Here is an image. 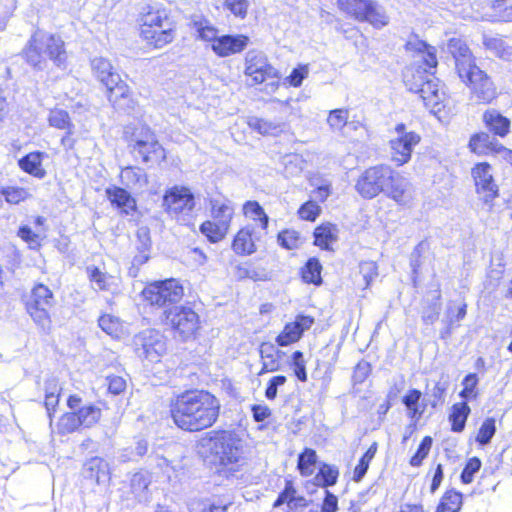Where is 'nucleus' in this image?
<instances>
[{"mask_svg": "<svg viewBox=\"0 0 512 512\" xmlns=\"http://www.w3.org/2000/svg\"><path fill=\"white\" fill-rule=\"evenodd\" d=\"M221 409L220 400L208 391L192 390L177 396L171 405L175 425L188 432H198L214 425Z\"/></svg>", "mask_w": 512, "mask_h": 512, "instance_id": "nucleus-1", "label": "nucleus"}, {"mask_svg": "<svg viewBox=\"0 0 512 512\" xmlns=\"http://www.w3.org/2000/svg\"><path fill=\"white\" fill-rule=\"evenodd\" d=\"M409 181L389 165L379 164L367 168L358 178L355 189L365 199H373L383 193L404 204L409 199Z\"/></svg>", "mask_w": 512, "mask_h": 512, "instance_id": "nucleus-2", "label": "nucleus"}, {"mask_svg": "<svg viewBox=\"0 0 512 512\" xmlns=\"http://www.w3.org/2000/svg\"><path fill=\"white\" fill-rule=\"evenodd\" d=\"M199 446L231 476L246 464L243 440L234 431H210L199 440Z\"/></svg>", "mask_w": 512, "mask_h": 512, "instance_id": "nucleus-3", "label": "nucleus"}, {"mask_svg": "<svg viewBox=\"0 0 512 512\" xmlns=\"http://www.w3.org/2000/svg\"><path fill=\"white\" fill-rule=\"evenodd\" d=\"M26 63L36 71H43L50 59L57 67H64L67 59L65 43L59 35L37 29L22 51Z\"/></svg>", "mask_w": 512, "mask_h": 512, "instance_id": "nucleus-4", "label": "nucleus"}, {"mask_svg": "<svg viewBox=\"0 0 512 512\" xmlns=\"http://www.w3.org/2000/svg\"><path fill=\"white\" fill-rule=\"evenodd\" d=\"M90 66L96 79L106 87L108 100L113 107L123 111L132 108L130 88L111 62L104 57H94Z\"/></svg>", "mask_w": 512, "mask_h": 512, "instance_id": "nucleus-5", "label": "nucleus"}, {"mask_svg": "<svg viewBox=\"0 0 512 512\" xmlns=\"http://www.w3.org/2000/svg\"><path fill=\"white\" fill-rule=\"evenodd\" d=\"M338 8L360 22H367L376 29L389 24L385 8L374 0H337Z\"/></svg>", "mask_w": 512, "mask_h": 512, "instance_id": "nucleus-6", "label": "nucleus"}, {"mask_svg": "<svg viewBox=\"0 0 512 512\" xmlns=\"http://www.w3.org/2000/svg\"><path fill=\"white\" fill-rule=\"evenodd\" d=\"M128 148L136 159H141L145 164H160L166 160L165 149L148 127H143L140 133L131 135L128 140Z\"/></svg>", "mask_w": 512, "mask_h": 512, "instance_id": "nucleus-7", "label": "nucleus"}, {"mask_svg": "<svg viewBox=\"0 0 512 512\" xmlns=\"http://www.w3.org/2000/svg\"><path fill=\"white\" fill-rule=\"evenodd\" d=\"M55 304L53 292L44 284L35 285L26 302V310L34 323L45 333L51 331L49 309Z\"/></svg>", "mask_w": 512, "mask_h": 512, "instance_id": "nucleus-8", "label": "nucleus"}, {"mask_svg": "<svg viewBox=\"0 0 512 512\" xmlns=\"http://www.w3.org/2000/svg\"><path fill=\"white\" fill-rule=\"evenodd\" d=\"M461 81L469 88L471 98L478 103L489 104L498 96V91L492 78L477 65L466 70V74L458 75Z\"/></svg>", "mask_w": 512, "mask_h": 512, "instance_id": "nucleus-9", "label": "nucleus"}, {"mask_svg": "<svg viewBox=\"0 0 512 512\" xmlns=\"http://www.w3.org/2000/svg\"><path fill=\"white\" fill-rule=\"evenodd\" d=\"M244 74L251 79V85L261 84L267 80H272L270 86L277 87L280 79L279 71L273 67L267 56L256 50H250L245 56Z\"/></svg>", "mask_w": 512, "mask_h": 512, "instance_id": "nucleus-10", "label": "nucleus"}, {"mask_svg": "<svg viewBox=\"0 0 512 512\" xmlns=\"http://www.w3.org/2000/svg\"><path fill=\"white\" fill-rule=\"evenodd\" d=\"M142 295L151 305L166 307L179 302L184 295V290L180 283L172 278L147 285Z\"/></svg>", "mask_w": 512, "mask_h": 512, "instance_id": "nucleus-11", "label": "nucleus"}, {"mask_svg": "<svg viewBox=\"0 0 512 512\" xmlns=\"http://www.w3.org/2000/svg\"><path fill=\"white\" fill-rule=\"evenodd\" d=\"M163 205L172 218L185 221L195 208V196L188 187L175 185L165 192Z\"/></svg>", "mask_w": 512, "mask_h": 512, "instance_id": "nucleus-12", "label": "nucleus"}, {"mask_svg": "<svg viewBox=\"0 0 512 512\" xmlns=\"http://www.w3.org/2000/svg\"><path fill=\"white\" fill-rule=\"evenodd\" d=\"M164 321L183 340L192 337L199 328V316L190 307L175 306L164 311Z\"/></svg>", "mask_w": 512, "mask_h": 512, "instance_id": "nucleus-13", "label": "nucleus"}, {"mask_svg": "<svg viewBox=\"0 0 512 512\" xmlns=\"http://www.w3.org/2000/svg\"><path fill=\"white\" fill-rule=\"evenodd\" d=\"M136 355L141 359L156 362L166 352L164 335L155 329H146L133 337Z\"/></svg>", "mask_w": 512, "mask_h": 512, "instance_id": "nucleus-14", "label": "nucleus"}, {"mask_svg": "<svg viewBox=\"0 0 512 512\" xmlns=\"http://www.w3.org/2000/svg\"><path fill=\"white\" fill-rule=\"evenodd\" d=\"M395 132L397 136L389 141L392 160L402 166L411 160L412 152L420 143L421 136L414 131H408L404 123H398Z\"/></svg>", "mask_w": 512, "mask_h": 512, "instance_id": "nucleus-15", "label": "nucleus"}, {"mask_svg": "<svg viewBox=\"0 0 512 512\" xmlns=\"http://www.w3.org/2000/svg\"><path fill=\"white\" fill-rule=\"evenodd\" d=\"M476 190L483 194L485 203L492 201L498 196V187L494 182L492 167L487 162L477 163L471 171Z\"/></svg>", "mask_w": 512, "mask_h": 512, "instance_id": "nucleus-16", "label": "nucleus"}, {"mask_svg": "<svg viewBox=\"0 0 512 512\" xmlns=\"http://www.w3.org/2000/svg\"><path fill=\"white\" fill-rule=\"evenodd\" d=\"M250 42L244 34H224L217 36L211 44V50L221 58L241 53Z\"/></svg>", "mask_w": 512, "mask_h": 512, "instance_id": "nucleus-17", "label": "nucleus"}, {"mask_svg": "<svg viewBox=\"0 0 512 512\" xmlns=\"http://www.w3.org/2000/svg\"><path fill=\"white\" fill-rule=\"evenodd\" d=\"M105 195L111 206L120 214L133 217L137 213L136 200L125 188L110 185L105 189Z\"/></svg>", "mask_w": 512, "mask_h": 512, "instance_id": "nucleus-18", "label": "nucleus"}, {"mask_svg": "<svg viewBox=\"0 0 512 512\" xmlns=\"http://www.w3.org/2000/svg\"><path fill=\"white\" fill-rule=\"evenodd\" d=\"M447 52L451 54L455 62V69L458 75L476 65L475 57L466 42L460 38L453 37L448 40Z\"/></svg>", "mask_w": 512, "mask_h": 512, "instance_id": "nucleus-19", "label": "nucleus"}, {"mask_svg": "<svg viewBox=\"0 0 512 512\" xmlns=\"http://www.w3.org/2000/svg\"><path fill=\"white\" fill-rule=\"evenodd\" d=\"M314 319L310 316L298 315L295 321L287 323L283 331L276 337V343L279 346H288L297 342L303 333L310 329Z\"/></svg>", "mask_w": 512, "mask_h": 512, "instance_id": "nucleus-20", "label": "nucleus"}, {"mask_svg": "<svg viewBox=\"0 0 512 512\" xmlns=\"http://www.w3.org/2000/svg\"><path fill=\"white\" fill-rule=\"evenodd\" d=\"M140 35L147 44L154 48H162L173 41L175 37V23L165 22V24H159L155 28H142Z\"/></svg>", "mask_w": 512, "mask_h": 512, "instance_id": "nucleus-21", "label": "nucleus"}, {"mask_svg": "<svg viewBox=\"0 0 512 512\" xmlns=\"http://www.w3.org/2000/svg\"><path fill=\"white\" fill-rule=\"evenodd\" d=\"M137 21L142 28H155L159 24L163 25L165 22H174L169 16V12L161 8L157 4H145L141 7Z\"/></svg>", "mask_w": 512, "mask_h": 512, "instance_id": "nucleus-22", "label": "nucleus"}, {"mask_svg": "<svg viewBox=\"0 0 512 512\" xmlns=\"http://www.w3.org/2000/svg\"><path fill=\"white\" fill-rule=\"evenodd\" d=\"M136 248L138 254L134 256L132 261V267L130 268V274L136 276V270L134 268L145 264L149 260V251L152 245L150 230L148 226H139L136 232Z\"/></svg>", "mask_w": 512, "mask_h": 512, "instance_id": "nucleus-23", "label": "nucleus"}, {"mask_svg": "<svg viewBox=\"0 0 512 512\" xmlns=\"http://www.w3.org/2000/svg\"><path fill=\"white\" fill-rule=\"evenodd\" d=\"M82 474L85 478L95 481L98 485L110 480L108 463L100 457H92L83 465Z\"/></svg>", "mask_w": 512, "mask_h": 512, "instance_id": "nucleus-24", "label": "nucleus"}, {"mask_svg": "<svg viewBox=\"0 0 512 512\" xmlns=\"http://www.w3.org/2000/svg\"><path fill=\"white\" fill-rule=\"evenodd\" d=\"M482 119L487 130L494 136L503 138L510 132V119L501 114L498 110H486Z\"/></svg>", "mask_w": 512, "mask_h": 512, "instance_id": "nucleus-25", "label": "nucleus"}, {"mask_svg": "<svg viewBox=\"0 0 512 512\" xmlns=\"http://www.w3.org/2000/svg\"><path fill=\"white\" fill-rule=\"evenodd\" d=\"M432 74H435V71H429L422 65L413 63L403 71V82L409 91L414 92L423 87Z\"/></svg>", "mask_w": 512, "mask_h": 512, "instance_id": "nucleus-26", "label": "nucleus"}, {"mask_svg": "<svg viewBox=\"0 0 512 512\" xmlns=\"http://www.w3.org/2000/svg\"><path fill=\"white\" fill-rule=\"evenodd\" d=\"M439 83V79L435 77V74H432V76L426 80L423 87L419 88V90H415L413 93L420 95L426 107L440 110L444 94L439 89Z\"/></svg>", "mask_w": 512, "mask_h": 512, "instance_id": "nucleus-27", "label": "nucleus"}, {"mask_svg": "<svg viewBox=\"0 0 512 512\" xmlns=\"http://www.w3.org/2000/svg\"><path fill=\"white\" fill-rule=\"evenodd\" d=\"M45 153L41 151L30 152L18 160V166L25 173L43 179L46 176V170L42 166Z\"/></svg>", "mask_w": 512, "mask_h": 512, "instance_id": "nucleus-28", "label": "nucleus"}, {"mask_svg": "<svg viewBox=\"0 0 512 512\" xmlns=\"http://www.w3.org/2000/svg\"><path fill=\"white\" fill-rule=\"evenodd\" d=\"M498 145H502L495 138L491 137L487 132L475 133L470 137L469 148L477 154H487L489 152L498 153Z\"/></svg>", "mask_w": 512, "mask_h": 512, "instance_id": "nucleus-29", "label": "nucleus"}, {"mask_svg": "<svg viewBox=\"0 0 512 512\" xmlns=\"http://www.w3.org/2000/svg\"><path fill=\"white\" fill-rule=\"evenodd\" d=\"M190 26L197 33V37L211 44L218 36V29L203 15H193Z\"/></svg>", "mask_w": 512, "mask_h": 512, "instance_id": "nucleus-30", "label": "nucleus"}, {"mask_svg": "<svg viewBox=\"0 0 512 512\" xmlns=\"http://www.w3.org/2000/svg\"><path fill=\"white\" fill-rule=\"evenodd\" d=\"M150 475L145 472H137L130 479V491L138 502H147L150 499L149 485Z\"/></svg>", "mask_w": 512, "mask_h": 512, "instance_id": "nucleus-31", "label": "nucleus"}, {"mask_svg": "<svg viewBox=\"0 0 512 512\" xmlns=\"http://www.w3.org/2000/svg\"><path fill=\"white\" fill-rule=\"evenodd\" d=\"M440 298V290H435L424 300L421 318L425 324L431 325L438 320L441 310Z\"/></svg>", "mask_w": 512, "mask_h": 512, "instance_id": "nucleus-32", "label": "nucleus"}, {"mask_svg": "<svg viewBox=\"0 0 512 512\" xmlns=\"http://www.w3.org/2000/svg\"><path fill=\"white\" fill-rule=\"evenodd\" d=\"M211 213L215 220H217L216 224H229L233 215V207L230 205L228 201L222 199H211ZM201 224H213L211 221L206 220Z\"/></svg>", "mask_w": 512, "mask_h": 512, "instance_id": "nucleus-33", "label": "nucleus"}, {"mask_svg": "<svg viewBox=\"0 0 512 512\" xmlns=\"http://www.w3.org/2000/svg\"><path fill=\"white\" fill-rule=\"evenodd\" d=\"M470 412L471 409L466 402L455 403L452 406L449 421L451 422V430L453 432L459 433L464 430Z\"/></svg>", "mask_w": 512, "mask_h": 512, "instance_id": "nucleus-34", "label": "nucleus"}, {"mask_svg": "<svg viewBox=\"0 0 512 512\" xmlns=\"http://www.w3.org/2000/svg\"><path fill=\"white\" fill-rule=\"evenodd\" d=\"M87 275L94 290L109 291L114 282V277L101 271L96 266L87 267Z\"/></svg>", "mask_w": 512, "mask_h": 512, "instance_id": "nucleus-35", "label": "nucleus"}, {"mask_svg": "<svg viewBox=\"0 0 512 512\" xmlns=\"http://www.w3.org/2000/svg\"><path fill=\"white\" fill-rule=\"evenodd\" d=\"M260 356L263 360L262 369L259 374L265 372H274L279 369V361L275 357L276 347L270 342H264L260 345Z\"/></svg>", "mask_w": 512, "mask_h": 512, "instance_id": "nucleus-36", "label": "nucleus"}, {"mask_svg": "<svg viewBox=\"0 0 512 512\" xmlns=\"http://www.w3.org/2000/svg\"><path fill=\"white\" fill-rule=\"evenodd\" d=\"M483 45L501 59L509 60L512 56L511 48L502 38L484 36Z\"/></svg>", "mask_w": 512, "mask_h": 512, "instance_id": "nucleus-37", "label": "nucleus"}, {"mask_svg": "<svg viewBox=\"0 0 512 512\" xmlns=\"http://www.w3.org/2000/svg\"><path fill=\"white\" fill-rule=\"evenodd\" d=\"M233 250L237 254H251L255 251V245L251 237V232L243 228L234 238L232 244Z\"/></svg>", "mask_w": 512, "mask_h": 512, "instance_id": "nucleus-38", "label": "nucleus"}, {"mask_svg": "<svg viewBox=\"0 0 512 512\" xmlns=\"http://www.w3.org/2000/svg\"><path fill=\"white\" fill-rule=\"evenodd\" d=\"M80 426L92 427L101 418V409L95 405H86L75 411Z\"/></svg>", "mask_w": 512, "mask_h": 512, "instance_id": "nucleus-39", "label": "nucleus"}, {"mask_svg": "<svg viewBox=\"0 0 512 512\" xmlns=\"http://www.w3.org/2000/svg\"><path fill=\"white\" fill-rule=\"evenodd\" d=\"M48 123L51 127L61 130H75V125L71 121L70 115L66 110L53 109L48 115Z\"/></svg>", "mask_w": 512, "mask_h": 512, "instance_id": "nucleus-40", "label": "nucleus"}, {"mask_svg": "<svg viewBox=\"0 0 512 512\" xmlns=\"http://www.w3.org/2000/svg\"><path fill=\"white\" fill-rule=\"evenodd\" d=\"M421 396V391L417 389H411L402 399L403 404L408 410L409 418L414 421H418L423 413V410L419 409V400Z\"/></svg>", "mask_w": 512, "mask_h": 512, "instance_id": "nucleus-41", "label": "nucleus"}, {"mask_svg": "<svg viewBox=\"0 0 512 512\" xmlns=\"http://www.w3.org/2000/svg\"><path fill=\"white\" fill-rule=\"evenodd\" d=\"M337 236L331 226H316L314 231V243L321 249L332 250L331 245L336 242Z\"/></svg>", "mask_w": 512, "mask_h": 512, "instance_id": "nucleus-42", "label": "nucleus"}, {"mask_svg": "<svg viewBox=\"0 0 512 512\" xmlns=\"http://www.w3.org/2000/svg\"><path fill=\"white\" fill-rule=\"evenodd\" d=\"M122 177L126 184L143 188L148 184V176L142 168L128 166L122 170Z\"/></svg>", "mask_w": 512, "mask_h": 512, "instance_id": "nucleus-43", "label": "nucleus"}, {"mask_svg": "<svg viewBox=\"0 0 512 512\" xmlns=\"http://www.w3.org/2000/svg\"><path fill=\"white\" fill-rule=\"evenodd\" d=\"M317 455L315 450L305 448L298 456L297 468L302 476H310L313 474V466L316 464Z\"/></svg>", "mask_w": 512, "mask_h": 512, "instance_id": "nucleus-44", "label": "nucleus"}, {"mask_svg": "<svg viewBox=\"0 0 512 512\" xmlns=\"http://www.w3.org/2000/svg\"><path fill=\"white\" fill-rule=\"evenodd\" d=\"M377 451V443H373L364 455L360 458L358 465L353 472V480L360 482L368 471L371 460L374 458Z\"/></svg>", "mask_w": 512, "mask_h": 512, "instance_id": "nucleus-45", "label": "nucleus"}, {"mask_svg": "<svg viewBox=\"0 0 512 512\" xmlns=\"http://www.w3.org/2000/svg\"><path fill=\"white\" fill-rule=\"evenodd\" d=\"M339 470L337 467L323 464L317 473L315 480L322 487L333 486L337 483Z\"/></svg>", "mask_w": 512, "mask_h": 512, "instance_id": "nucleus-46", "label": "nucleus"}, {"mask_svg": "<svg viewBox=\"0 0 512 512\" xmlns=\"http://www.w3.org/2000/svg\"><path fill=\"white\" fill-rule=\"evenodd\" d=\"M99 327L108 335L118 338L122 333L120 319L111 314H104L98 320Z\"/></svg>", "mask_w": 512, "mask_h": 512, "instance_id": "nucleus-47", "label": "nucleus"}, {"mask_svg": "<svg viewBox=\"0 0 512 512\" xmlns=\"http://www.w3.org/2000/svg\"><path fill=\"white\" fill-rule=\"evenodd\" d=\"M148 452V442L145 439H138L134 445L125 448L120 458L122 461H137Z\"/></svg>", "mask_w": 512, "mask_h": 512, "instance_id": "nucleus-48", "label": "nucleus"}, {"mask_svg": "<svg viewBox=\"0 0 512 512\" xmlns=\"http://www.w3.org/2000/svg\"><path fill=\"white\" fill-rule=\"evenodd\" d=\"M243 213L249 220L259 221L260 224L269 223V216L257 201H247L243 205Z\"/></svg>", "mask_w": 512, "mask_h": 512, "instance_id": "nucleus-49", "label": "nucleus"}, {"mask_svg": "<svg viewBox=\"0 0 512 512\" xmlns=\"http://www.w3.org/2000/svg\"><path fill=\"white\" fill-rule=\"evenodd\" d=\"M0 196L9 204H19L30 197L27 189L18 186H4L0 189Z\"/></svg>", "mask_w": 512, "mask_h": 512, "instance_id": "nucleus-50", "label": "nucleus"}, {"mask_svg": "<svg viewBox=\"0 0 512 512\" xmlns=\"http://www.w3.org/2000/svg\"><path fill=\"white\" fill-rule=\"evenodd\" d=\"M321 270L320 262L316 258H311L302 270V278L306 283L320 284Z\"/></svg>", "mask_w": 512, "mask_h": 512, "instance_id": "nucleus-51", "label": "nucleus"}, {"mask_svg": "<svg viewBox=\"0 0 512 512\" xmlns=\"http://www.w3.org/2000/svg\"><path fill=\"white\" fill-rule=\"evenodd\" d=\"M496 433V420L492 417L486 418L479 428L476 442L481 446L488 445Z\"/></svg>", "mask_w": 512, "mask_h": 512, "instance_id": "nucleus-52", "label": "nucleus"}, {"mask_svg": "<svg viewBox=\"0 0 512 512\" xmlns=\"http://www.w3.org/2000/svg\"><path fill=\"white\" fill-rule=\"evenodd\" d=\"M349 110L334 109L329 112L327 123L333 131H341L348 124Z\"/></svg>", "mask_w": 512, "mask_h": 512, "instance_id": "nucleus-53", "label": "nucleus"}, {"mask_svg": "<svg viewBox=\"0 0 512 512\" xmlns=\"http://www.w3.org/2000/svg\"><path fill=\"white\" fill-rule=\"evenodd\" d=\"M80 427L77 415L75 412L63 414L57 423V432L60 435L70 434Z\"/></svg>", "mask_w": 512, "mask_h": 512, "instance_id": "nucleus-54", "label": "nucleus"}, {"mask_svg": "<svg viewBox=\"0 0 512 512\" xmlns=\"http://www.w3.org/2000/svg\"><path fill=\"white\" fill-rule=\"evenodd\" d=\"M432 446V438L425 436L418 446L416 453L410 459V465L413 467H419L422 461L428 456Z\"/></svg>", "mask_w": 512, "mask_h": 512, "instance_id": "nucleus-55", "label": "nucleus"}, {"mask_svg": "<svg viewBox=\"0 0 512 512\" xmlns=\"http://www.w3.org/2000/svg\"><path fill=\"white\" fill-rule=\"evenodd\" d=\"M321 209L314 201H308L302 204L298 210L299 217L304 221L314 222Z\"/></svg>", "mask_w": 512, "mask_h": 512, "instance_id": "nucleus-56", "label": "nucleus"}, {"mask_svg": "<svg viewBox=\"0 0 512 512\" xmlns=\"http://www.w3.org/2000/svg\"><path fill=\"white\" fill-rule=\"evenodd\" d=\"M292 366L294 370V374L297 379L301 382L307 381V373H306V362L304 360V355L301 351H295L292 354Z\"/></svg>", "mask_w": 512, "mask_h": 512, "instance_id": "nucleus-57", "label": "nucleus"}, {"mask_svg": "<svg viewBox=\"0 0 512 512\" xmlns=\"http://www.w3.org/2000/svg\"><path fill=\"white\" fill-rule=\"evenodd\" d=\"M445 504V507L448 508V510L458 512L462 506V494L454 490L447 491L440 502V505Z\"/></svg>", "mask_w": 512, "mask_h": 512, "instance_id": "nucleus-58", "label": "nucleus"}, {"mask_svg": "<svg viewBox=\"0 0 512 512\" xmlns=\"http://www.w3.org/2000/svg\"><path fill=\"white\" fill-rule=\"evenodd\" d=\"M481 468V460L478 458V457H472L470 458L462 473H461V481L462 483L464 484H469L473 481V477L475 475V473H477Z\"/></svg>", "mask_w": 512, "mask_h": 512, "instance_id": "nucleus-59", "label": "nucleus"}, {"mask_svg": "<svg viewBox=\"0 0 512 512\" xmlns=\"http://www.w3.org/2000/svg\"><path fill=\"white\" fill-rule=\"evenodd\" d=\"M478 384V377L474 373H470L466 375L462 381V385L464 386L459 396L463 399L475 398V388Z\"/></svg>", "mask_w": 512, "mask_h": 512, "instance_id": "nucleus-60", "label": "nucleus"}, {"mask_svg": "<svg viewBox=\"0 0 512 512\" xmlns=\"http://www.w3.org/2000/svg\"><path fill=\"white\" fill-rule=\"evenodd\" d=\"M201 233L212 243H216L227 234L228 226H199Z\"/></svg>", "mask_w": 512, "mask_h": 512, "instance_id": "nucleus-61", "label": "nucleus"}, {"mask_svg": "<svg viewBox=\"0 0 512 512\" xmlns=\"http://www.w3.org/2000/svg\"><path fill=\"white\" fill-rule=\"evenodd\" d=\"M309 73V69L307 65H298L293 68L290 75L285 78V82H287L290 86L299 87L302 85L305 78H307Z\"/></svg>", "mask_w": 512, "mask_h": 512, "instance_id": "nucleus-62", "label": "nucleus"}, {"mask_svg": "<svg viewBox=\"0 0 512 512\" xmlns=\"http://www.w3.org/2000/svg\"><path fill=\"white\" fill-rule=\"evenodd\" d=\"M302 160L295 154L286 155L283 158L286 176L298 175L302 171Z\"/></svg>", "mask_w": 512, "mask_h": 512, "instance_id": "nucleus-63", "label": "nucleus"}, {"mask_svg": "<svg viewBox=\"0 0 512 512\" xmlns=\"http://www.w3.org/2000/svg\"><path fill=\"white\" fill-rule=\"evenodd\" d=\"M224 6L236 17L244 19L247 15L248 0H225Z\"/></svg>", "mask_w": 512, "mask_h": 512, "instance_id": "nucleus-64", "label": "nucleus"}]
</instances>
